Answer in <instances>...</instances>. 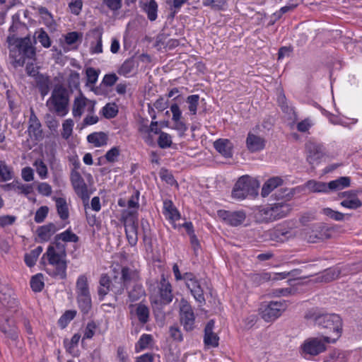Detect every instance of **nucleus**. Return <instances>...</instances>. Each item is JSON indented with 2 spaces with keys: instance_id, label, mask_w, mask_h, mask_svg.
I'll use <instances>...</instances> for the list:
<instances>
[{
  "instance_id": "1a4fd4ad",
  "label": "nucleus",
  "mask_w": 362,
  "mask_h": 362,
  "mask_svg": "<svg viewBox=\"0 0 362 362\" xmlns=\"http://www.w3.org/2000/svg\"><path fill=\"white\" fill-rule=\"evenodd\" d=\"M306 160L311 165H318L325 156L323 144L309 141L305 144Z\"/></svg>"
},
{
  "instance_id": "3c124183",
  "label": "nucleus",
  "mask_w": 362,
  "mask_h": 362,
  "mask_svg": "<svg viewBox=\"0 0 362 362\" xmlns=\"http://www.w3.org/2000/svg\"><path fill=\"white\" fill-rule=\"evenodd\" d=\"M81 339V335L78 333L74 334L70 340L64 339V344L66 351L72 354L74 349L78 346V341Z\"/></svg>"
},
{
  "instance_id": "338daca9",
  "label": "nucleus",
  "mask_w": 362,
  "mask_h": 362,
  "mask_svg": "<svg viewBox=\"0 0 362 362\" xmlns=\"http://www.w3.org/2000/svg\"><path fill=\"white\" fill-rule=\"evenodd\" d=\"M97 325L93 321L88 322L84 330L83 339H90L95 334Z\"/></svg>"
},
{
  "instance_id": "f257e3e1",
  "label": "nucleus",
  "mask_w": 362,
  "mask_h": 362,
  "mask_svg": "<svg viewBox=\"0 0 362 362\" xmlns=\"http://www.w3.org/2000/svg\"><path fill=\"white\" fill-rule=\"evenodd\" d=\"M7 42L10 46V58L15 68L23 66L26 59H33L35 57V48L33 46L30 37L13 39L8 37Z\"/></svg>"
},
{
  "instance_id": "9d476101",
  "label": "nucleus",
  "mask_w": 362,
  "mask_h": 362,
  "mask_svg": "<svg viewBox=\"0 0 362 362\" xmlns=\"http://www.w3.org/2000/svg\"><path fill=\"white\" fill-rule=\"evenodd\" d=\"M325 343L323 339L309 338L300 346V354L304 357L316 356L325 350Z\"/></svg>"
},
{
  "instance_id": "0eeeda50",
  "label": "nucleus",
  "mask_w": 362,
  "mask_h": 362,
  "mask_svg": "<svg viewBox=\"0 0 362 362\" xmlns=\"http://www.w3.org/2000/svg\"><path fill=\"white\" fill-rule=\"evenodd\" d=\"M76 300L81 312L86 315L92 308V299L88 278L85 274L80 275L76 282Z\"/></svg>"
},
{
  "instance_id": "bb28decb",
  "label": "nucleus",
  "mask_w": 362,
  "mask_h": 362,
  "mask_svg": "<svg viewBox=\"0 0 362 362\" xmlns=\"http://www.w3.org/2000/svg\"><path fill=\"white\" fill-rule=\"evenodd\" d=\"M284 180L280 177H273L267 180L262 188L261 195L267 197L272 191L283 185Z\"/></svg>"
},
{
  "instance_id": "4468645a",
  "label": "nucleus",
  "mask_w": 362,
  "mask_h": 362,
  "mask_svg": "<svg viewBox=\"0 0 362 362\" xmlns=\"http://www.w3.org/2000/svg\"><path fill=\"white\" fill-rule=\"evenodd\" d=\"M71 182L77 195L84 201L88 199L89 195L86 184L78 172L76 170L71 172Z\"/></svg>"
},
{
  "instance_id": "393cba45",
  "label": "nucleus",
  "mask_w": 362,
  "mask_h": 362,
  "mask_svg": "<svg viewBox=\"0 0 362 362\" xmlns=\"http://www.w3.org/2000/svg\"><path fill=\"white\" fill-rule=\"evenodd\" d=\"M112 280L106 274H103L99 280L98 294L100 300H103L105 296L111 291Z\"/></svg>"
},
{
  "instance_id": "052dcab7",
  "label": "nucleus",
  "mask_w": 362,
  "mask_h": 362,
  "mask_svg": "<svg viewBox=\"0 0 362 362\" xmlns=\"http://www.w3.org/2000/svg\"><path fill=\"white\" fill-rule=\"evenodd\" d=\"M125 234L129 245L135 246L138 241V228L126 229Z\"/></svg>"
},
{
  "instance_id": "7c9ffc66",
  "label": "nucleus",
  "mask_w": 362,
  "mask_h": 362,
  "mask_svg": "<svg viewBox=\"0 0 362 362\" xmlns=\"http://www.w3.org/2000/svg\"><path fill=\"white\" fill-rule=\"evenodd\" d=\"M187 287L189 289L197 302L201 305L205 303L206 300L204 296V291L198 279L191 282Z\"/></svg>"
},
{
  "instance_id": "f8f14e48",
  "label": "nucleus",
  "mask_w": 362,
  "mask_h": 362,
  "mask_svg": "<svg viewBox=\"0 0 362 362\" xmlns=\"http://www.w3.org/2000/svg\"><path fill=\"white\" fill-rule=\"evenodd\" d=\"M332 230L328 226L320 223L313 226L308 233V240L310 243H316L331 238Z\"/></svg>"
},
{
  "instance_id": "58836bf2",
  "label": "nucleus",
  "mask_w": 362,
  "mask_h": 362,
  "mask_svg": "<svg viewBox=\"0 0 362 362\" xmlns=\"http://www.w3.org/2000/svg\"><path fill=\"white\" fill-rule=\"evenodd\" d=\"M36 84L42 96H45L49 91L50 81L48 77L42 74L37 75L36 77Z\"/></svg>"
},
{
  "instance_id": "79ce46f5",
  "label": "nucleus",
  "mask_w": 362,
  "mask_h": 362,
  "mask_svg": "<svg viewBox=\"0 0 362 362\" xmlns=\"http://www.w3.org/2000/svg\"><path fill=\"white\" fill-rule=\"evenodd\" d=\"M135 60L133 58H129L126 59L118 70V74L121 76L128 77L129 75L135 69Z\"/></svg>"
},
{
  "instance_id": "a878e982",
  "label": "nucleus",
  "mask_w": 362,
  "mask_h": 362,
  "mask_svg": "<svg viewBox=\"0 0 362 362\" xmlns=\"http://www.w3.org/2000/svg\"><path fill=\"white\" fill-rule=\"evenodd\" d=\"M214 148L226 158L232 156V144L228 139H218L214 143Z\"/></svg>"
},
{
  "instance_id": "c85d7f7f",
  "label": "nucleus",
  "mask_w": 362,
  "mask_h": 362,
  "mask_svg": "<svg viewBox=\"0 0 362 362\" xmlns=\"http://www.w3.org/2000/svg\"><path fill=\"white\" fill-rule=\"evenodd\" d=\"M87 141L95 147H101L107 144L108 135L103 132H95L88 135Z\"/></svg>"
},
{
  "instance_id": "f03ea898",
  "label": "nucleus",
  "mask_w": 362,
  "mask_h": 362,
  "mask_svg": "<svg viewBox=\"0 0 362 362\" xmlns=\"http://www.w3.org/2000/svg\"><path fill=\"white\" fill-rule=\"evenodd\" d=\"M45 257L48 261V267L45 269L47 274L56 279H66L67 276L66 253H57L54 245H49L43 255V257Z\"/></svg>"
},
{
  "instance_id": "aec40b11",
  "label": "nucleus",
  "mask_w": 362,
  "mask_h": 362,
  "mask_svg": "<svg viewBox=\"0 0 362 362\" xmlns=\"http://www.w3.org/2000/svg\"><path fill=\"white\" fill-rule=\"evenodd\" d=\"M272 210L273 209L271 204L259 206L255 212L256 221L259 223H268L276 221Z\"/></svg>"
},
{
  "instance_id": "2f4dec72",
  "label": "nucleus",
  "mask_w": 362,
  "mask_h": 362,
  "mask_svg": "<svg viewBox=\"0 0 362 362\" xmlns=\"http://www.w3.org/2000/svg\"><path fill=\"white\" fill-rule=\"evenodd\" d=\"M305 187L313 193H329L328 183L316 181L314 180H308L305 184Z\"/></svg>"
},
{
  "instance_id": "473e14b6",
  "label": "nucleus",
  "mask_w": 362,
  "mask_h": 362,
  "mask_svg": "<svg viewBox=\"0 0 362 362\" xmlns=\"http://www.w3.org/2000/svg\"><path fill=\"white\" fill-rule=\"evenodd\" d=\"M278 103L281 107V110L287 115L288 119H292L293 121L298 119L293 107L288 104L284 95L279 96Z\"/></svg>"
},
{
  "instance_id": "864d4df0",
  "label": "nucleus",
  "mask_w": 362,
  "mask_h": 362,
  "mask_svg": "<svg viewBox=\"0 0 362 362\" xmlns=\"http://www.w3.org/2000/svg\"><path fill=\"white\" fill-rule=\"evenodd\" d=\"M341 206L349 209H357L362 206L361 201L357 197L345 199L340 203Z\"/></svg>"
},
{
  "instance_id": "5fc2aeb1",
  "label": "nucleus",
  "mask_w": 362,
  "mask_h": 362,
  "mask_svg": "<svg viewBox=\"0 0 362 362\" xmlns=\"http://www.w3.org/2000/svg\"><path fill=\"white\" fill-rule=\"evenodd\" d=\"M35 34L37 35L36 37L37 40L44 47L48 48L51 46L50 38L43 29H40L39 31L36 32Z\"/></svg>"
},
{
  "instance_id": "423d86ee",
  "label": "nucleus",
  "mask_w": 362,
  "mask_h": 362,
  "mask_svg": "<svg viewBox=\"0 0 362 362\" xmlns=\"http://www.w3.org/2000/svg\"><path fill=\"white\" fill-rule=\"evenodd\" d=\"M174 298L173 286L165 274L160 276L156 282V286L152 290L151 302L160 306L170 304Z\"/></svg>"
},
{
  "instance_id": "bf43d9fd",
  "label": "nucleus",
  "mask_w": 362,
  "mask_h": 362,
  "mask_svg": "<svg viewBox=\"0 0 362 362\" xmlns=\"http://www.w3.org/2000/svg\"><path fill=\"white\" fill-rule=\"evenodd\" d=\"M34 165L35 166L37 173L40 178L45 179L47 177V167L42 160H36L34 163Z\"/></svg>"
},
{
  "instance_id": "dca6fc26",
  "label": "nucleus",
  "mask_w": 362,
  "mask_h": 362,
  "mask_svg": "<svg viewBox=\"0 0 362 362\" xmlns=\"http://www.w3.org/2000/svg\"><path fill=\"white\" fill-rule=\"evenodd\" d=\"M1 189L5 192L14 191L18 194L28 196L33 192V185L30 184H23L18 180L1 185Z\"/></svg>"
},
{
  "instance_id": "ea45409f",
  "label": "nucleus",
  "mask_w": 362,
  "mask_h": 362,
  "mask_svg": "<svg viewBox=\"0 0 362 362\" xmlns=\"http://www.w3.org/2000/svg\"><path fill=\"white\" fill-rule=\"evenodd\" d=\"M54 240L56 241L62 240L64 243H77L79 240V238L70 228H68L64 232L57 234L54 236Z\"/></svg>"
},
{
  "instance_id": "39448f33",
  "label": "nucleus",
  "mask_w": 362,
  "mask_h": 362,
  "mask_svg": "<svg viewBox=\"0 0 362 362\" xmlns=\"http://www.w3.org/2000/svg\"><path fill=\"white\" fill-rule=\"evenodd\" d=\"M69 94L62 85H57L47 100L46 105L50 111H54L59 117H64L69 112Z\"/></svg>"
},
{
  "instance_id": "ddd939ff",
  "label": "nucleus",
  "mask_w": 362,
  "mask_h": 362,
  "mask_svg": "<svg viewBox=\"0 0 362 362\" xmlns=\"http://www.w3.org/2000/svg\"><path fill=\"white\" fill-rule=\"evenodd\" d=\"M180 322L187 332L194 329L195 316L192 307L185 303L182 305L180 310Z\"/></svg>"
},
{
  "instance_id": "8fccbe9b",
  "label": "nucleus",
  "mask_w": 362,
  "mask_h": 362,
  "mask_svg": "<svg viewBox=\"0 0 362 362\" xmlns=\"http://www.w3.org/2000/svg\"><path fill=\"white\" fill-rule=\"evenodd\" d=\"M199 100V95H191L186 99V103L188 104V110L192 115H195L197 114Z\"/></svg>"
},
{
  "instance_id": "4d7b16f0",
  "label": "nucleus",
  "mask_w": 362,
  "mask_h": 362,
  "mask_svg": "<svg viewBox=\"0 0 362 362\" xmlns=\"http://www.w3.org/2000/svg\"><path fill=\"white\" fill-rule=\"evenodd\" d=\"M119 154V147L114 146L106 152L105 158L106 160L109 163H115L117 161Z\"/></svg>"
},
{
  "instance_id": "37998d69",
  "label": "nucleus",
  "mask_w": 362,
  "mask_h": 362,
  "mask_svg": "<svg viewBox=\"0 0 362 362\" xmlns=\"http://www.w3.org/2000/svg\"><path fill=\"white\" fill-rule=\"evenodd\" d=\"M138 279V274L136 271L130 269L127 267L122 268L121 277L119 280L122 281L127 285L130 281H135Z\"/></svg>"
},
{
  "instance_id": "0e129e2a",
  "label": "nucleus",
  "mask_w": 362,
  "mask_h": 362,
  "mask_svg": "<svg viewBox=\"0 0 362 362\" xmlns=\"http://www.w3.org/2000/svg\"><path fill=\"white\" fill-rule=\"evenodd\" d=\"M49 212V208L47 206H40L35 212L34 220L36 223L43 222Z\"/></svg>"
},
{
  "instance_id": "603ef678",
  "label": "nucleus",
  "mask_w": 362,
  "mask_h": 362,
  "mask_svg": "<svg viewBox=\"0 0 362 362\" xmlns=\"http://www.w3.org/2000/svg\"><path fill=\"white\" fill-rule=\"evenodd\" d=\"M172 137L171 136L164 132H161L158 139V145L160 148H167L172 145Z\"/></svg>"
},
{
  "instance_id": "412c9836",
  "label": "nucleus",
  "mask_w": 362,
  "mask_h": 362,
  "mask_svg": "<svg viewBox=\"0 0 362 362\" xmlns=\"http://www.w3.org/2000/svg\"><path fill=\"white\" fill-rule=\"evenodd\" d=\"M141 10L146 14L150 21H155L158 18V4L156 0H147L140 2Z\"/></svg>"
},
{
  "instance_id": "7ed1b4c3",
  "label": "nucleus",
  "mask_w": 362,
  "mask_h": 362,
  "mask_svg": "<svg viewBox=\"0 0 362 362\" xmlns=\"http://www.w3.org/2000/svg\"><path fill=\"white\" fill-rule=\"evenodd\" d=\"M315 325L325 329L327 333H332V336L323 337L326 343H334L341 336L342 331V320L337 314H320L314 317Z\"/></svg>"
},
{
  "instance_id": "c9c22d12",
  "label": "nucleus",
  "mask_w": 362,
  "mask_h": 362,
  "mask_svg": "<svg viewBox=\"0 0 362 362\" xmlns=\"http://www.w3.org/2000/svg\"><path fill=\"white\" fill-rule=\"evenodd\" d=\"M146 294L145 290L141 284L135 283L128 291V298L130 302H136Z\"/></svg>"
},
{
  "instance_id": "e2e57ef3",
  "label": "nucleus",
  "mask_w": 362,
  "mask_h": 362,
  "mask_svg": "<svg viewBox=\"0 0 362 362\" xmlns=\"http://www.w3.org/2000/svg\"><path fill=\"white\" fill-rule=\"evenodd\" d=\"M102 112L105 118L112 119L117 116L118 110L115 106L107 104L103 107Z\"/></svg>"
},
{
  "instance_id": "6e6d98bb",
  "label": "nucleus",
  "mask_w": 362,
  "mask_h": 362,
  "mask_svg": "<svg viewBox=\"0 0 362 362\" xmlns=\"http://www.w3.org/2000/svg\"><path fill=\"white\" fill-rule=\"evenodd\" d=\"M322 214L329 217L330 218L337 221H343L345 216V215L343 213L334 211L331 208L328 207L322 209Z\"/></svg>"
},
{
  "instance_id": "680f3d73",
  "label": "nucleus",
  "mask_w": 362,
  "mask_h": 362,
  "mask_svg": "<svg viewBox=\"0 0 362 362\" xmlns=\"http://www.w3.org/2000/svg\"><path fill=\"white\" fill-rule=\"evenodd\" d=\"M74 121L71 119H66L62 124V129L63 132L62 133V136L63 138L67 139L72 134L73 127H74Z\"/></svg>"
},
{
  "instance_id": "9b49d317",
  "label": "nucleus",
  "mask_w": 362,
  "mask_h": 362,
  "mask_svg": "<svg viewBox=\"0 0 362 362\" xmlns=\"http://www.w3.org/2000/svg\"><path fill=\"white\" fill-rule=\"evenodd\" d=\"M218 216L226 224L233 227L240 226L246 218V213L243 210H219L218 211Z\"/></svg>"
},
{
  "instance_id": "774afa93",
  "label": "nucleus",
  "mask_w": 362,
  "mask_h": 362,
  "mask_svg": "<svg viewBox=\"0 0 362 362\" xmlns=\"http://www.w3.org/2000/svg\"><path fill=\"white\" fill-rule=\"evenodd\" d=\"M76 311L66 310L59 320V323L64 327L70 321H71L76 316Z\"/></svg>"
},
{
  "instance_id": "a18cd8bd",
  "label": "nucleus",
  "mask_w": 362,
  "mask_h": 362,
  "mask_svg": "<svg viewBox=\"0 0 362 362\" xmlns=\"http://www.w3.org/2000/svg\"><path fill=\"white\" fill-rule=\"evenodd\" d=\"M152 341L153 337L151 334H143L135 344L136 352H139L147 349Z\"/></svg>"
},
{
  "instance_id": "cd10ccee",
  "label": "nucleus",
  "mask_w": 362,
  "mask_h": 362,
  "mask_svg": "<svg viewBox=\"0 0 362 362\" xmlns=\"http://www.w3.org/2000/svg\"><path fill=\"white\" fill-rule=\"evenodd\" d=\"M57 230L58 228L57 226L53 223H49L48 224L40 226L37 228V233L41 240L47 242Z\"/></svg>"
},
{
  "instance_id": "13d9d810",
  "label": "nucleus",
  "mask_w": 362,
  "mask_h": 362,
  "mask_svg": "<svg viewBox=\"0 0 362 362\" xmlns=\"http://www.w3.org/2000/svg\"><path fill=\"white\" fill-rule=\"evenodd\" d=\"M90 52L92 54H100L103 52L102 33H100L95 42H90Z\"/></svg>"
},
{
  "instance_id": "c03bdc74",
  "label": "nucleus",
  "mask_w": 362,
  "mask_h": 362,
  "mask_svg": "<svg viewBox=\"0 0 362 362\" xmlns=\"http://www.w3.org/2000/svg\"><path fill=\"white\" fill-rule=\"evenodd\" d=\"M30 284L34 292H40L45 286L43 274H37L32 276Z\"/></svg>"
},
{
  "instance_id": "de8ad7c7",
  "label": "nucleus",
  "mask_w": 362,
  "mask_h": 362,
  "mask_svg": "<svg viewBox=\"0 0 362 362\" xmlns=\"http://www.w3.org/2000/svg\"><path fill=\"white\" fill-rule=\"evenodd\" d=\"M126 287V284L119 280V279L117 276H114L110 291H112L115 295V298L117 299L118 296L124 293Z\"/></svg>"
},
{
  "instance_id": "4c0bfd02",
  "label": "nucleus",
  "mask_w": 362,
  "mask_h": 362,
  "mask_svg": "<svg viewBox=\"0 0 362 362\" xmlns=\"http://www.w3.org/2000/svg\"><path fill=\"white\" fill-rule=\"evenodd\" d=\"M43 249L42 246H37L35 249L32 250L30 252L25 253L24 256V261L25 264L29 267H33L40 256L42 253Z\"/></svg>"
},
{
  "instance_id": "4be33fe9",
  "label": "nucleus",
  "mask_w": 362,
  "mask_h": 362,
  "mask_svg": "<svg viewBox=\"0 0 362 362\" xmlns=\"http://www.w3.org/2000/svg\"><path fill=\"white\" fill-rule=\"evenodd\" d=\"M135 308L134 313L137 317L139 322L142 324H146L149 320L150 311L147 305L144 303H138L136 305H130L129 308L131 311Z\"/></svg>"
},
{
  "instance_id": "5701e85b",
  "label": "nucleus",
  "mask_w": 362,
  "mask_h": 362,
  "mask_svg": "<svg viewBox=\"0 0 362 362\" xmlns=\"http://www.w3.org/2000/svg\"><path fill=\"white\" fill-rule=\"evenodd\" d=\"M163 214L166 218L173 222L180 218V214L179 211L175 206L173 202L170 199H165L163 201Z\"/></svg>"
},
{
  "instance_id": "a211bd4d",
  "label": "nucleus",
  "mask_w": 362,
  "mask_h": 362,
  "mask_svg": "<svg viewBox=\"0 0 362 362\" xmlns=\"http://www.w3.org/2000/svg\"><path fill=\"white\" fill-rule=\"evenodd\" d=\"M245 143L250 152L256 153L262 151L265 148L266 140L260 136L249 132Z\"/></svg>"
},
{
  "instance_id": "6e6552de",
  "label": "nucleus",
  "mask_w": 362,
  "mask_h": 362,
  "mask_svg": "<svg viewBox=\"0 0 362 362\" xmlns=\"http://www.w3.org/2000/svg\"><path fill=\"white\" fill-rule=\"evenodd\" d=\"M286 308L287 305L285 300L271 301L263 304L260 308L261 317L265 322H273L281 315Z\"/></svg>"
},
{
  "instance_id": "09e8293b",
  "label": "nucleus",
  "mask_w": 362,
  "mask_h": 362,
  "mask_svg": "<svg viewBox=\"0 0 362 362\" xmlns=\"http://www.w3.org/2000/svg\"><path fill=\"white\" fill-rule=\"evenodd\" d=\"M251 281L255 286H259L264 282H267L272 279V274L262 273V274H252L250 276Z\"/></svg>"
},
{
  "instance_id": "72a5a7b5",
  "label": "nucleus",
  "mask_w": 362,
  "mask_h": 362,
  "mask_svg": "<svg viewBox=\"0 0 362 362\" xmlns=\"http://www.w3.org/2000/svg\"><path fill=\"white\" fill-rule=\"evenodd\" d=\"M351 179L349 177H340L338 179L328 182L329 192L337 191L348 187L350 185Z\"/></svg>"
},
{
  "instance_id": "20e7f679",
  "label": "nucleus",
  "mask_w": 362,
  "mask_h": 362,
  "mask_svg": "<svg viewBox=\"0 0 362 362\" xmlns=\"http://www.w3.org/2000/svg\"><path fill=\"white\" fill-rule=\"evenodd\" d=\"M259 183L250 175H243L235 182L231 197L236 200H243L247 197H255L258 194Z\"/></svg>"
},
{
  "instance_id": "e433bc0d",
  "label": "nucleus",
  "mask_w": 362,
  "mask_h": 362,
  "mask_svg": "<svg viewBox=\"0 0 362 362\" xmlns=\"http://www.w3.org/2000/svg\"><path fill=\"white\" fill-rule=\"evenodd\" d=\"M14 172L13 168L6 163L5 160H0V181L7 182L13 179Z\"/></svg>"
},
{
  "instance_id": "6ab92c4d",
  "label": "nucleus",
  "mask_w": 362,
  "mask_h": 362,
  "mask_svg": "<svg viewBox=\"0 0 362 362\" xmlns=\"http://www.w3.org/2000/svg\"><path fill=\"white\" fill-rule=\"evenodd\" d=\"M214 324V321L211 320L206 323L204 328V343L207 347L216 348L219 344V337L213 331Z\"/></svg>"
},
{
  "instance_id": "c756f323",
  "label": "nucleus",
  "mask_w": 362,
  "mask_h": 362,
  "mask_svg": "<svg viewBox=\"0 0 362 362\" xmlns=\"http://www.w3.org/2000/svg\"><path fill=\"white\" fill-rule=\"evenodd\" d=\"M272 205L273 214L275 216V219L278 220L286 217L291 211V206L286 202H281L275 203Z\"/></svg>"
},
{
  "instance_id": "2eb2a0df",
  "label": "nucleus",
  "mask_w": 362,
  "mask_h": 362,
  "mask_svg": "<svg viewBox=\"0 0 362 362\" xmlns=\"http://www.w3.org/2000/svg\"><path fill=\"white\" fill-rule=\"evenodd\" d=\"M270 240L284 243L288 240L292 236V231L286 224H280L269 230Z\"/></svg>"
},
{
  "instance_id": "b1692460",
  "label": "nucleus",
  "mask_w": 362,
  "mask_h": 362,
  "mask_svg": "<svg viewBox=\"0 0 362 362\" xmlns=\"http://www.w3.org/2000/svg\"><path fill=\"white\" fill-rule=\"evenodd\" d=\"M88 99L82 94L74 98L72 107V115L74 118L80 119L82 116L85 107L88 105Z\"/></svg>"
},
{
  "instance_id": "69168bd1",
  "label": "nucleus",
  "mask_w": 362,
  "mask_h": 362,
  "mask_svg": "<svg viewBox=\"0 0 362 362\" xmlns=\"http://www.w3.org/2000/svg\"><path fill=\"white\" fill-rule=\"evenodd\" d=\"M88 83L95 84L98 78L100 71L93 67H88L86 71Z\"/></svg>"
},
{
  "instance_id": "a19ab883",
  "label": "nucleus",
  "mask_w": 362,
  "mask_h": 362,
  "mask_svg": "<svg viewBox=\"0 0 362 362\" xmlns=\"http://www.w3.org/2000/svg\"><path fill=\"white\" fill-rule=\"evenodd\" d=\"M57 213L62 220H66L69 216V209L65 199L59 197L56 199Z\"/></svg>"
},
{
  "instance_id": "49530a36",
  "label": "nucleus",
  "mask_w": 362,
  "mask_h": 362,
  "mask_svg": "<svg viewBox=\"0 0 362 362\" xmlns=\"http://www.w3.org/2000/svg\"><path fill=\"white\" fill-rule=\"evenodd\" d=\"M139 132L143 135V139L146 143H149L152 140L150 134V126L148 125V119H141L138 127Z\"/></svg>"
},
{
  "instance_id": "f3484780",
  "label": "nucleus",
  "mask_w": 362,
  "mask_h": 362,
  "mask_svg": "<svg viewBox=\"0 0 362 362\" xmlns=\"http://www.w3.org/2000/svg\"><path fill=\"white\" fill-rule=\"evenodd\" d=\"M28 133L31 139L40 141L42 138L41 123L36 116L33 108H30V115L28 120Z\"/></svg>"
},
{
  "instance_id": "f704fd0d",
  "label": "nucleus",
  "mask_w": 362,
  "mask_h": 362,
  "mask_svg": "<svg viewBox=\"0 0 362 362\" xmlns=\"http://www.w3.org/2000/svg\"><path fill=\"white\" fill-rule=\"evenodd\" d=\"M122 221L124 230L138 228V217L136 212L126 211L122 214Z\"/></svg>"
}]
</instances>
